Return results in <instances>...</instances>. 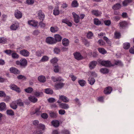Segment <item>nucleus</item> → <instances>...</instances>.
<instances>
[{"label":"nucleus","mask_w":134,"mask_h":134,"mask_svg":"<svg viewBox=\"0 0 134 134\" xmlns=\"http://www.w3.org/2000/svg\"><path fill=\"white\" fill-rule=\"evenodd\" d=\"M7 38L5 37H0V43L5 44L7 43Z\"/></svg>","instance_id":"obj_29"},{"label":"nucleus","mask_w":134,"mask_h":134,"mask_svg":"<svg viewBox=\"0 0 134 134\" xmlns=\"http://www.w3.org/2000/svg\"><path fill=\"white\" fill-rule=\"evenodd\" d=\"M16 63L17 65H20V67L24 68L27 65V62L26 60L24 58L20 59L19 61H16Z\"/></svg>","instance_id":"obj_1"},{"label":"nucleus","mask_w":134,"mask_h":134,"mask_svg":"<svg viewBox=\"0 0 134 134\" xmlns=\"http://www.w3.org/2000/svg\"><path fill=\"white\" fill-rule=\"evenodd\" d=\"M58 61V59L56 57L54 58L51 60V63L53 64L56 63Z\"/></svg>","instance_id":"obj_54"},{"label":"nucleus","mask_w":134,"mask_h":134,"mask_svg":"<svg viewBox=\"0 0 134 134\" xmlns=\"http://www.w3.org/2000/svg\"><path fill=\"white\" fill-rule=\"evenodd\" d=\"M100 71V72L103 74H106L109 72V70L108 69L104 68L101 69Z\"/></svg>","instance_id":"obj_34"},{"label":"nucleus","mask_w":134,"mask_h":134,"mask_svg":"<svg viewBox=\"0 0 134 134\" xmlns=\"http://www.w3.org/2000/svg\"><path fill=\"white\" fill-rule=\"evenodd\" d=\"M132 0H125L122 2V4L124 6H127L129 3L132 2Z\"/></svg>","instance_id":"obj_30"},{"label":"nucleus","mask_w":134,"mask_h":134,"mask_svg":"<svg viewBox=\"0 0 134 134\" xmlns=\"http://www.w3.org/2000/svg\"><path fill=\"white\" fill-rule=\"evenodd\" d=\"M59 105L60 108L65 109H67L69 108L68 104L64 103H61L59 104Z\"/></svg>","instance_id":"obj_20"},{"label":"nucleus","mask_w":134,"mask_h":134,"mask_svg":"<svg viewBox=\"0 0 134 134\" xmlns=\"http://www.w3.org/2000/svg\"><path fill=\"white\" fill-rule=\"evenodd\" d=\"M55 40L56 41V43L57 42H60L62 40V37L59 35L56 34L54 35Z\"/></svg>","instance_id":"obj_24"},{"label":"nucleus","mask_w":134,"mask_h":134,"mask_svg":"<svg viewBox=\"0 0 134 134\" xmlns=\"http://www.w3.org/2000/svg\"><path fill=\"white\" fill-rule=\"evenodd\" d=\"M10 87L11 89L15 91L18 93H19L21 91L20 89L14 84L11 85L10 86Z\"/></svg>","instance_id":"obj_8"},{"label":"nucleus","mask_w":134,"mask_h":134,"mask_svg":"<svg viewBox=\"0 0 134 134\" xmlns=\"http://www.w3.org/2000/svg\"><path fill=\"white\" fill-rule=\"evenodd\" d=\"M69 40L66 38H64L62 40V44L64 46H68L69 44Z\"/></svg>","instance_id":"obj_14"},{"label":"nucleus","mask_w":134,"mask_h":134,"mask_svg":"<svg viewBox=\"0 0 134 134\" xmlns=\"http://www.w3.org/2000/svg\"><path fill=\"white\" fill-rule=\"evenodd\" d=\"M121 5L119 3H117L114 5L112 7V9L114 10H118L121 8Z\"/></svg>","instance_id":"obj_19"},{"label":"nucleus","mask_w":134,"mask_h":134,"mask_svg":"<svg viewBox=\"0 0 134 134\" xmlns=\"http://www.w3.org/2000/svg\"><path fill=\"white\" fill-rule=\"evenodd\" d=\"M45 92L47 94H52L53 93V91L51 89L47 88L45 89Z\"/></svg>","instance_id":"obj_31"},{"label":"nucleus","mask_w":134,"mask_h":134,"mask_svg":"<svg viewBox=\"0 0 134 134\" xmlns=\"http://www.w3.org/2000/svg\"><path fill=\"white\" fill-rule=\"evenodd\" d=\"M54 52L55 53L58 54L60 52V49L58 48H55L54 49Z\"/></svg>","instance_id":"obj_59"},{"label":"nucleus","mask_w":134,"mask_h":134,"mask_svg":"<svg viewBox=\"0 0 134 134\" xmlns=\"http://www.w3.org/2000/svg\"><path fill=\"white\" fill-rule=\"evenodd\" d=\"M6 96L5 92L3 91H0V97H4Z\"/></svg>","instance_id":"obj_57"},{"label":"nucleus","mask_w":134,"mask_h":134,"mask_svg":"<svg viewBox=\"0 0 134 134\" xmlns=\"http://www.w3.org/2000/svg\"><path fill=\"white\" fill-rule=\"evenodd\" d=\"M20 54L22 55L27 57L29 55V52L26 50L24 49L21 50L20 52Z\"/></svg>","instance_id":"obj_10"},{"label":"nucleus","mask_w":134,"mask_h":134,"mask_svg":"<svg viewBox=\"0 0 134 134\" xmlns=\"http://www.w3.org/2000/svg\"><path fill=\"white\" fill-rule=\"evenodd\" d=\"M64 83L62 82H59L55 84L54 87L56 90L61 89L64 86Z\"/></svg>","instance_id":"obj_9"},{"label":"nucleus","mask_w":134,"mask_h":134,"mask_svg":"<svg viewBox=\"0 0 134 134\" xmlns=\"http://www.w3.org/2000/svg\"><path fill=\"white\" fill-rule=\"evenodd\" d=\"M43 51L41 50H39L37 51L36 53V55L38 57H40L41 56V55L43 54Z\"/></svg>","instance_id":"obj_46"},{"label":"nucleus","mask_w":134,"mask_h":134,"mask_svg":"<svg viewBox=\"0 0 134 134\" xmlns=\"http://www.w3.org/2000/svg\"><path fill=\"white\" fill-rule=\"evenodd\" d=\"M78 82L80 85L82 87L84 86L86 83L85 81L83 80H79L78 81Z\"/></svg>","instance_id":"obj_35"},{"label":"nucleus","mask_w":134,"mask_h":134,"mask_svg":"<svg viewBox=\"0 0 134 134\" xmlns=\"http://www.w3.org/2000/svg\"><path fill=\"white\" fill-rule=\"evenodd\" d=\"M78 3L77 1L74 0L73 1L72 3V6L74 7H76L78 6Z\"/></svg>","instance_id":"obj_40"},{"label":"nucleus","mask_w":134,"mask_h":134,"mask_svg":"<svg viewBox=\"0 0 134 134\" xmlns=\"http://www.w3.org/2000/svg\"><path fill=\"white\" fill-rule=\"evenodd\" d=\"M4 97V98L3 99L4 101L7 102L9 101L10 99V98L9 96H6Z\"/></svg>","instance_id":"obj_50"},{"label":"nucleus","mask_w":134,"mask_h":134,"mask_svg":"<svg viewBox=\"0 0 134 134\" xmlns=\"http://www.w3.org/2000/svg\"><path fill=\"white\" fill-rule=\"evenodd\" d=\"M115 37L116 38H120V34L119 32H116L115 33Z\"/></svg>","instance_id":"obj_53"},{"label":"nucleus","mask_w":134,"mask_h":134,"mask_svg":"<svg viewBox=\"0 0 134 134\" xmlns=\"http://www.w3.org/2000/svg\"><path fill=\"white\" fill-rule=\"evenodd\" d=\"M100 63L102 65L107 67L112 66L109 60H102L100 61Z\"/></svg>","instance_id":"obj_3"},{"label":"nucleus","mask_w":134,"mask_h":134,"mask_svg":"<svg viewBox=\"0 0 134 134\" xmlns=\"http://www.w3.org/2000/svg\"><path fill=\"white\" fill-rule=\"evenodd\" d=\"M93 36V34L91 31H89L87 34V37L89 39H91Z\"/></svg>","instance_id":"obj_44"},{"label":"nucleus","mask_w":134,"mask_h":134,"mask_svg":"<svg viewBox=\"0 0 134 134\" xmlns=\"http://www.w3.org/2000/svg\"><path fill=\"white\" fill-rule=\"evenodd\" d=\"M16 102H12L10 104V107L12 109H15L17 107V106L16 104Z\"/></svg>","instance_id":"obj_36"},{"label":"nucleus","mask_w":134,"mask_h":134,"mask_svg":"<svg viewBox=\"0 0 134 134\" xmlns=\"http://www.w3.org/2000/svg\"><path fill=\"white\" fill-rule=\"evenodd\" d=\"M12 58L14 59H18L19 58V55L16 53L13 52L12 54Z\"/></svg>","instance_id":"obj_43"},{"label":"nucleus","mask_w":134,"mask_h":134,"mask_svg":"<svg viewBox=\"0 0 134 134\" xmlns=\"http://www.w3.org/2000/svg\"><path fill=\"white\" fill-rule=\"evenodd\" d=\"M15 102L17 104L20 106H23L24 105L23 103L21 100L20 99L17 100Z\"/></svg>","instance_id":"obj_47"},{"label":"nucleus","mask_w":134,"mask_h":134,"mask_svg":"<svg viewBox=\"0 0 134 134\" xmlns=\"http://www.w3.org/2000/svg\"><path fill=\"white\" fill-rule=\"evenodd\" d=\"M4 52L9 55H12L13 51L10 50H7L4 51Z\"/></svg>","instance_id":"obj_49"},{"label":"nucleus","mask_w":134,"mask_h":134,"mask_svg":"<svg viewBox=\"0 0 134 134\" xmlns=\"http://www.w3.org/2000/svg\"><path fill=\"white\" fill-rule=\"evenodd\" d=\"M10 71L12 73L15 74H19L20 73L19 71L16 68L12 67L10 69Z\"/></svg>","instance_id":"obj_18"},{"label":"nucleus","mask_w":134,"mask_h":134,"mask_svg":"<svg viewBox=\"0 0 134 134\" xmlns=\"http://www.w3.org/2000/svg\"><path fill=\"white\" fill-rule=\"evenodd\" d=\"M29 100L31 102L34 103L36 102L37 100V99L35 97L33 96H30L29 97Z\"/></svg>","instance_id":"obj_28"},{"label":"nucleus","mask_w":134,"mask_h":134,"mask_svg":"<svg viewBox=\"0 0 134 134\" xmlns=\"http://www.w3.org/2000/svg\"><path fill=\"white\" fill-rule=\"evenodd\" d=\"M98 50L100 53L103 54H105L107 53L106 51L103 48H99L98 49Z\"/></svg>","instance_id":"obj_42"},{"label":"nucleus","mask_w":134,"mask_h":134,"mask_svg":"<svg viewBox=\"0 0 134 134\" xmlns=\"http://www.w3.org/2000/svg\"><path fill=\"white\" fill-rule=\"evenodd\" d=\"M112 90V88L110 87H106L104 91V93L106 94H110Z\"/></svg>","instance_id":"obj_13"},{"label":"nucleus","mask_w":134,"mask_h":134,"mask_svg":"<svg viewBox=\"0 0 134 134\" xmlns=\"http://www.w3.org/2000/svg\"><path fill=\"white\" fill-rule=\"evenodd\" d=\"M28 24L32 26L36 27L37 26V22L35 20H32L28 21Z\"/></svg>","instance_id":"obj_12"},{"label":"nucleus","mask_w":134,"mask_h":134,"mask_svg":"<svg viewBox=\"0 0 134 134\" xmlns=\"http://www.w3.org/2000/svg\"><path fill=\"white\" fill-rule=\"evenodd\" d=\"M49 58L47 56L44 55L42 57L40 61L42 62L47 61L48 60Z\"/></svg>","instance_id":"obj_45"},{"label":"nucleus","mask_w":134,"mask_h":134,"mask_svg":"<svg viewBox=\"0 0 134 134\" xmlns=\"http://www.w3.org/2000/svg\"><path fill=\"white\" fill-rule=\"evenodd\" d=\"M46 42L49 44H54L56 43V41L54 39L51 37H47L46 39Z\"/></svg>","instance_id":"obj_4"},{"label":"nucleus","mask_w":134,"mask_h":134,"mask_svg":"<svg viewBox=\"0 0 134 134\" xmlns=\"http://www.w3.org/2000/svg\"><path fill=\"white\" fill-rule=\"evenodd\" d=\"M59 99L62 100L63 102L65 103H67L69 101V99L64 95L59 96Z\"/></svg>","instance_id":"obj_15"},{"label":"nucleus","mask_w":134,"mask_h":134,"mask_svg":"<svg viewBox=\"0 0 134 134\" xmlns=\"http://www.w3.org/2000/svg\"><path fill=\"white\" fill-rule=\"evenodd\" d=\"M92 14L97 16H100L102 14L101 12L98 10H93L92 11Z\"/></svg>","instance_id":"obj_17"},{"label":"nucleus","mask_w":134,"mask_h":134,"mask_svg":"<svg viewBox=\"0 0 134 134\" xmlns=\"http://www.w3.org/2000/svg\"><path fill=\"white\" fill-rule=\"evenodd\" d=\"M72 14L73 15L75 22L76 23H79L80 21V19L79 16L74 12L72 13Z\"/></svg>","instance_id":"obj_6"},{"label":"nucleus","mask_w":134,"mask_h":134,"mask_svg":"<svg viewBox=\"0 0 134 134\" xmlns=\"http://www.w3.org/2000/svg\"><path fill=\"white\" fill-rule=\"evenodd\" d=\"M52 33H55L58 31L59 30L58 28L56 26L51 27L50 29Z\"/></svg>","instance_id":"obj_25"},{"label":"nucleus","mask_w":134,"mask_h":134,"mask_svg":"<svg viewBox=\"0 0 134 134\" xmlns=\"http://www.w3.org/2000/svg\"><path fill=\"white\" fill-rule=\"evenodd\" d=\"M93 21L94 24L96 25H99L102 24L101 21L97 18L94 19Z\"/></svg>","instance_id":"obj_32"},{"label":"nucleus","mask_w":134,"mask_h":134,"mask_svg":"<svg viewBox=\"0 0 134 134\" xmlns=\"http://www.w3.org/2000/svg\"><path fill=\"white\" fill-rule=\"evenodd\" d=\"M48 101L50 103H52L55 101V99L53 98H48Z\"/></svg>","instance_id":"obj_58"},{"label":"nucleus","mask_w":134,"mask_h":134,"mask_svg":"<svg viewBox=\"0 0 134 134\" xmlns=\"http://www.w3.org/2000/svg\"><path fill=\"white\" fill-rule=\"evenodd\" d=\"M53 14L55 15H58L59 14V11L58 7H55L53 10Z\"/></svg>","instance_id":"obj_27"},{"label":"nucleus","mask_w":134,"mask_h":134,"mask_svg":"<svg viewBox=\"0 0 134 134\" xmlns=\"http://www.w3.org/2000/svg\"><path fill=\"white\" fill-rule=\"evenodd\" d=\"M25 91L27 93H31L33 90V89L31 87H28L24 89Z\"/></svg>","instance_id":"obj_38"},{"label":"nucleus","mask_w":134,"mask_h":134,"mask_svg":"<svg viewBox=\"0 0 134 134\" xmlns=\"http://www.w3.org/2000/svg\"><path fill=\"white\" fill-rule=\"evenodd\" d=\"M35 134H42V131L40 130V129H38L36 131L34 132Z\"/></svg>","instance_id":"obj_52"},{"label":"nucleus","mask_w":134,"mask_h":134,"mask_svg":"<svg viewBox=\"0 0 134 134\" xmlns=\"http://www.w3.org/2000/svg\"><path fill=\"white\" fill-rule=\"evenodd\" d=\"M6 108L5 103L4 102H2L0 104V110L2 111L4 110Z\"/></svg>","instance_id":"obj_33"},{"label":"nucleus","mask_w":134,"mask_h":134,"mask_svg":"<svg viewBox=\"0 0 134 134\" xmlns=\"http://www.w3.org/2000/svg\"><path fill=\"white\" fill-rule=\"evenodd\" d=\"M51 123L52 125L55 127H58L60 124L59 122L57 120H54L52 121Z\"/></svg>","instance_id":"obj_16"},{"label":"nucleus","mask_w":134,"mask_h":134,"mask_svg":"<svg viewBox=\"0 0 134 134\" xmlns=\"http://www.w3.org/2000/svg\"><path fill=\"white\" fill-rule=\"evenodd\" d=\"M103 39L105 40L106 42L108 44L110 43V41L109 39L106 37L104 36L103 37Z\"/></svg>","instance_id":"obj_62"},{"label":"nucleus","mask_w":134,"mask_h":134,"mask_svg":"<svg viewBox=\"0 0 134 134\" xmlns=\"http://www.w3.org/2000/svg\"><path fill=\"white\" fill-rule=\"evenodd\" d=\"M38 79L39 81L42 83H44L46 81L45 77L43 75H41L38 77Z\"/></svg>","instance_id":"obj_21"},{"label":"nucleus","mask_w":134,"mask_h":134,"mask_svg":"<svg viewBox=\"0 0 134 134\" xmlns=\"http://www.w3.org/2000/svg\"><path fill=\"white\" fill-rule=\"evenodd\" d=\"M119 24L120 29H123L127 26V23L126 21H124L120 22Z\"/></svg>","instance_id":"obj_23"},{"label":"nucleus","mask_w":134,"mask_h":134,"mask_svg":"<svg viewBox=\"0 0 134 134\" xmlns=\"http://www.w3.org/2000/svg\"><path fill=\"white\" fill-rule=\"evenodd\" d=\"M7 114L9 116H13L14 115V112L12 110H8L7 111Z\"/></svg>","instance_id":"obj_41"},{"label":"nucleus","mask_w":134,"mask_h":134,"mask_svg":"<svg viewBox=\"0 0 134 134\" xmlns=\"http://www.w3.org/2000/svg\"><path fill=\"white\" fill-rule=\"evenodd\" d=\"M37 16L40 20L43 21L44 19L45 15L41 10H40L37 12Z\"/></svg>","instance_id":"obj_5"},{"label":"nucleus","mask_w":134,"mask_h":134,"mask_svg":"<svg viewBox=\"0 0 134 134\" xmlns=\"http://www.w3.org/2000/svg\"><path fill=\"white\" fill-rule=\"evenodd\" d=\"M130 44L129 43H125L123 44V48L126 49H128L130 48Z\"/></svg>","instance_id":"obj_39"},{"label":"nucleus","mask_w":134,"mask_h":134,"mask_svg":"<svg viewBox=\"0 0 134 134\" xmlns=\"http://www.w3.org/2000/svg\"><path fill=\"white\" fill-rule=\"evenodd\" d=\"M88 83L91 85H93L95 81V79L92 76H90L88 78Z\"/></svg>","instance_id":"obj_22"},{"label":"nucleus","mask_w":134,"mask_h":134,"mask_svg":"<svg viewBox=\"0 0 134 134\" xmlns=\"http://www.w3.org/2000/svg\"><path fill=\"white\" fill-rule=\"evenodd\" d=\"M65 113V111L64 110L60 109L59 111V113L60 115H64Z\"/></svg>","instance_id":"obj_63"},{"label":"nucleus","mask_w":134,"mask_h":134,"mask_svg":"<svg viewBox=\"0 0 134 134\" xmlns=\"http://www.w3.org/2000/svg\"><path fill=\"white\" fill-rule=\"evenodd\" d=\"M41 111H40V109H36L35 110V114H36L37 115H39L41 114Z\"/></svg>","instance_id":"obj_60"},{"label":"nucleus","mask_w":134,"mask_h":134,"mask_svg":"<svg viewBox=\"0 0 134 134\" xmlns=\"http://www.w3.org/2000/svg\"><path fill=\"white\" fill-rule=\"evenodd\" d=\"M14 15L15 17L18 19L21 18L22 16V13L18 9L15 10Z\"/></svg>","instance_id":"obj_7"},{"label":"nucleus","mask_w":134,"mask_h":134,"mask_svg":"<svg viewBox=\"0 0 134 134\" xmlns=\"http://www.w3.org/2000/svg\"><path fill=\"white\" fill-rule=\"evenodd\" d=\"M19 26V25L16 23L12 24L10 26V29L13 30H15Z\"/></svg>","instance_id":"obj_26"},{"label":"nucleus","mask_w":134,"mask_h":134,"mask_svg":"<svg viewBox=\"0 0 134 134\" xmlns=\"http://www.w3.org/2000/svg\"><path fill=\"white\" fill-rule=\"evenodd\" d=\"M59 71V66L58 65H56L54 66V71L55 72H58Z\"/></svg>","instance_id":"obj_55"},{"label":"nucleus","mask_w":134,"mask_h":134,"mask_svg":"<svg viewBox=\"0 0 134 134\" xmlns=\"http://www.w3.org/2000/svg\"><path fill=\"white\" fill-rule=\"evenodd\" d=\"M98 43L100 45H103L105 43L102 40L100 39L98 41Z\"/></svg>","instance_id":"obj_56"},{"label":"nucleus","mask_w":134,"mask_h":134,"mask_svg":"<svg viewBox=\"0 0 134 134\" xmlns=\"http://www.w3.org/2000/svg\"><path fill=\"white\" fill-rule=\"evenodd\" d=\"M42 94V93H40L39 92H36L34 93V95L37 97L41 96Z\"/></svg>","instance_id":"obj_61"},{"label":"nucleus","mask_w":134,"mask_h":134,"mask_svg":"<svg viewBox=\"0 0 134 134\" xmlns=\"http://www.w3.org/2000/svg\"><path fill=\"white\" fill-rule=\"evenodd\" d=\"M49 115L51 117L54 118H56L57 116V113L53 112H50Z\"/></svg>","instance_id":"obj_37"},{"label":"nucleus","mask_w":134,"mask_h":134,"mask_svg":"<svg viewBox=\"0 0 134 134\" xmlns=\"http://www.w3.org/2000/svg\"><path fill=\"white\" fill-rule=\"evenodd\" d=\"M41 116L42 118L45 119H47L48 117L47 114L45 113L42 114L41 115Z\"/></svg>","instance_id":"obj_51"},{"label":"nucleus","mask_w":134,"mask_h":134,"mask_svg":"<svg viewBox=\"0 0 134 134\" xmlns=\"http://www.w3.org/2000/svg\"><path fill=\"white\" fill-rule=\"evenodd\" d=\"M97 64V62L95 61L91 62L89 64V67L90 69H93Z\"/></svg>","instance_id":"obj_11"},{"label":"nucleus","mask_w":134,"mask_h":134,"mask_svg":"<svg viewBox=\"0 0 134 134\" xmlns=\"http://www.w3.org/2000/svg\"><path fill=\"white\" fill-rule=\"evenodd\" d=\"M69 76L71 78V80L73 81H75L77 79V77L72 74L70 75Z\"/></svg>","instance_id":"obj_48"},{"label":"nucleus","mask_w":134,"mask_h":134,"mask_svg":"<svg viewBox=\"0 0 134 134\" xmlns=\"http://www.w3.org/2000/svg\"><path fill=\"white\" fill-rule=\"evenodd\" d=\"M75 58L77 60H81L83 59L84 58L81 53L79 52L74 53L73 54Z\"/></svg>","instance_id":"obj_2"},{"label":"nucleus","mask_w":134,"mask_h":134,"mask_svg":"<svg viewBox=\"0 0 134 134\" xmlns=\"http://www.w3.org/2000/svg\"><path fill=\"white\" fill-rule=\"evenodd\" d=\"M129 51L131 53L134 54V46L132 48H131L129 49Z\"/></svg>","instance_id":"obj_64"}]
</instances>
